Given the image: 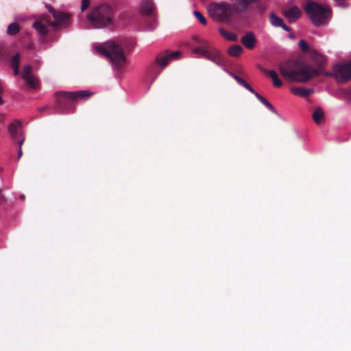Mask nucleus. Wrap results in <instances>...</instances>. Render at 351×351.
Returning a JSON list of instances; mask_svg holds the SVG:
<instances>
[{"mask_svg": "<svg viewBox=\"0 0 351 351\" xmlns=\"http://www.w3.org/2000/svg\"><path fill=\"white\" fill-rule=\"evenodd\" d=\"M282 13L285 17L290 23L295 22L301 16L302 12L298 6H292L288 9H284Z\"/></svg>", "mask_w": 351, "mask_h": 351, "instance_id": "obj_13", "label": "nucleus"}, {"mask_svg": "<svg viewBox=\"0 0 351 351\" xmlns=\"http://www.w3.org/2000/svg\"><path fill=\"white\" fill-rule=\"evenodd\" d=\"M19 62H20L19 54L16 53L12 58V61H11L12 67H15V66L19 67Z\"/></svg>", "mask_w": 351, "mask_h": 351, "instance_id": "obj_29", "label": "nucleus"}, {"mask_svg": "<svg viewBox=\"0 0 351 351\" xmlns=\"http://www.w3.org/2000/svg\"><path fill=\"white\" fill-rule=\"evenodd\" d=\"M291 38H294V36L293 34H289V36Z\"/></svg>", "mask_w": 351, "mask_h": 351, "instance_id": "obj_38", "label": "nucleus"}, {"mask_svg": "<svg viewBox=\"0 0 351 351\" xmlns=\"http://www.w3.org/2000/svg\"><path fill=\"white\" fill-rule=\"evenodd\" d=\"M298 62L293 60H285L279 64V71L282 77L290 82L294 81V77Z\"/></svg>", "mask_w": 351, "mask_h": 351, "instance_id": "obj_8", "label": "nucleus"}, {"mask_svg": "<svg viewBox=\"0 0 351 351\" xmlns=\"http://www.w3.org/2000/svg\"><path fill=\"white\" fill-rule=\"evenodd\" d=\"M154 9V5L151 1H143L141 5V12L143 14H150Z\"/></svg>", "mask_w": 351, "mask_h": 351, "instance_id": "obj_19", "label": "nucleus"}, {"mask_svg": "<svg viewBox=\"0 0 351 351\" xmlns=\"http://www.w3.org/2000/svg\"><path fill=\"white\" fill-rule=\"evenodd\" d=\"M20 31V25L17 23H12L8 25V34L15 35Z\"/></svg>", "mask_w": 351, "mask_h": 351, "instance_id": "obj_26", "label": "nucleus"}, {"mask_svg": "<svg viewBox=\"0 0 351 351\" xmlns=\"http://www.w3.org/2000/svg\"><path fill=\"white\" fill-rule=\"evenodd\" d=\"M194 53L199 54L202 57L206 58L207 60L215 62V64L220 65L221 62V55L218 50L208 46L204 45L201 47H195L193 49Z\"/></svg>", "mask_w": 351, "mask_h": 351, "instance_id": "obj_6", "label": "nucleus"}, {"mask_svg": "<svg viewBox=\"0 0 351 351\" xmlns=\"http://www.w3.org/2000/svg\"><path fill=\"white\" fill-rule=\"evenodd\" d=\"M313 119L317 124H319L324 121V111L322 108H316L313 113Z\"/></svg>", "mask_w": 351, "mask_h": 351, "instance_id": "obj_20", "label": "nucleus"}, {"mask_svg": "<svg viewBox=\"0 0 351 351\" xmlns=\"http://www.w3.org/2000/svg\"><path fill=\"white\" fill-rule=\"evenodd\" d=\"M23 141H24V138L23 137L20 138V139H19V153L18 154H21V152H22L21 145L23 144Z\"/></svg>", "mask_w": 351, "mask_h": 351, "instance_id": "obj_34", "label": "nucleus"}, {"mask_svg": "<svg viewBox=\"0 0 351 351\" xmlns=\"http://www.w3.org/2000/svg\"><path fill=\"white\" fill-rule=\"evenodd\" d=\"M298 45L302 51H308V50L311 49V48H308V45L304 40H300L299 41Z\"/></svg>", "mask_w": 351, "mask_h": 351, "instance_id": "obj_30", "label": "nucleus"}, {"mask_svg": "<svg viewBox=\"0 0 351 351\" xmlns=\"http://www.w3.org/2000/svg\"><path fill=\"white\" fill-rule=\"evenodd\" d=\"M21 198L22 199H24V196H23V195H22V196L21 197Z\"/></svg>", "mask_w": 351, "mask_h": 351, "instance_id": "obj_42", "label": "nucleus"}, {"mask_svg": "<svg viewBox=\"0 0 351 351\" xmlns=\"http://www.w3.org/2000/svg\"><path fill=\"white\" fill-rule=\"evenodd\" d=\"M334 73L327 75L334 76L338 82H346L351 78V58L343 64L333 66Z\"/></svg>", "mask_w": 351, "mask_h": 351, "instance_id": "obj_7", "label": "nucleus"}, {"mask_svg": "<svg viewBox=\"0 0 351 351\" xmlns=\"http://www.w3.org/2000/svg\"><path fill=\"white\" fill-rule=\"evenodd\" d=\"M33 27L41 34L45 35L48 30L47 26L39 21H36L33 24Z\"/></svg>", "mask_w": 351, "mask_h": 351, "instance_id": "obj_23", "label": "nucleus"}, {"mask_svg": "<svg viewBox=\"0 0 351 351\" xmlns=\"http://www.w3.org/2000/svg\"><path fill=\"white\" fill-rule=\"evenodd\" d=\"M114 9L108 3L94 7L86 15V19L94 28H104L110 25L113 21Z\"/></svg>", "mask_w": 351, "mask_h": 351, "instance_id": "obj_1", "label": "nucleus"}, {"mask_svg": "<svg viewBox=\"0 0 351 351\" xmlns=\"http://www.w3.org/2000/svg\"><path fill=\"white\" fill-rule=\"evenodd\" d=\"M94 93L88 90L73 91V92H60L59 95L66 98L71 101L76 102L78 101L87 100Z\"/></svg>", "mask_w": 351, "mask_h": 351, "instance_id": "obj_11", "label": "nucleus"}, {"mask_svg": "<svg viewBox=\"0 0 351 351\" xmlns=\"http://www.w3.org/2000/svg\"><path fill=\"white\" fill-rule=\"evenodd\" d=\"M21 126V122L19 120H15L8 125V132L13 138H16L18 130Z\"/></svg>", "mask_w": 351, "mask_h": 351, "instance_id": "obj_18", "label": "nucleus"}, {"mask_svg": "<svg viewBox=\"0 0 351 351\" xmlns=\"http://www.w3.org/2000/svg\"><path fill=\"white\" fill-rule=\"evenodd\" d=\"M232 11V6L227 2L211 3L208 5V12L215 19L223 21L228 19Z\"/></svg>", "mask_w": 351, "mask_h": 351, "instance_id": "obj_4", "label": "nucleus"}, {"mask_svg": "<svg viewBox=\"0 0 351 351\" xmlns=\"http://www.w3.org/2000/svg\"><path fill=\"white\" fill-rule=\"evenodd\" d=\"M280 27L287 32L291 31V28L288 27L287 25H285L284 23H282V25H281Z\"/></svg>", "mask_w": 351, "mask_h": 351, "instance_id": "obj_36", "label": "nucleus"}, {"mask_svg": "<svg viewBox=\"0 0 351 351\" xmlns=\"http://www.w3.org/2000/svg\"><path fill=\"white\" fill-rule=\"evenodd\" d=\"M21 77L26 81L30 88L36 90L39 88V81L32 75V67L29 65L24 66L21 73Z\"/></svg>", "mask_w": 351, "mask_h": 351, "instance_id": "obj_12", "label": "nucleus"}, {"mask_svg": "<svg viewBox=\"0 0 351 351\" xmlns=\"http://www.w3.org/2000/svg\"><path fill=\"white\" fill-rule=\"evenodd\" d=\"M242 4L244 8H246L249 4L256 3L258 0H241Z\"/></svg>", "mask_w": 351, "mask_h": 351, "instance_id": "obj_32", "label": "nucleus"}, {"mask_svg": "<svg viewBox=\"0 0 351 351\" xmlns=\"http://www.w3.org/2000/svg\"><path fill=\"white\" fill-rule=\"evenodd\" d=\"M243 52V48L239 45H233L228 49V53L230 56L239 57Z\"/></svg>", "mask_w": 351, "mask_h": 351, "instance_id": "obj_21", "label": "nucleus"}, {"mask_svg": "<svg viewBox=\"0 0 351 351\" xmlns=\"http://www.w3.org/2000/svg\"><path fill=\"white\" fill-rule=\"evenodd\" d=\"M290 90L293 95L302 97H307L314 93L313 88L304 87H292Z\"/></svg>", "mask_w": 351, "mask_h": 351, "instance_id": "obj_17", "label": "nucleus"}, {"mask_svg": "<svg viewBox=\"0 0 351 351\" xmlns=\"http://www.w3.org/2000/svg\"><path fill=\"white\" fill-rule=\"evenodd\" d=\"M100 55L107 57L116 66H121L126 62V57L122 47L114 40H109L94 47Z\"/></svg>", "mask_w": 351, "mask_h": 351, "instance_id": "obj_2", "label": "nucleus"}, {"mask_svg": "<svg viewBox=\"0 0 351 351\" xmlns=\"http://www.w3.org/2000/svg\"><path fill=\"white\" fill-rule=\"evenodd\" d=\"M241 43L248 49H252L256 45L255 35L252 32H249L241 38Z\"/></svg>", "mask_w": 351, "mask_h": 351, "instance_id": "obj_15", "label": "nucleus"}, {"mask_svg": "<svg viewBox=\"0 0 351 351\" xmlns=\"http://www.w3.org/2000/svg\"><path fill=\"white\" fill-rule=\"evenodd\" d=\"M220 34L227 40L231 41H236L237 40V36L232 32H228L222 28L219 29Z\"/></svg>", "mask_w": 351, "mask_h": 351, "instance_id": "obj_25", "label": "nucleus"}, {"mask_svg": "<svg viewBox=\"0 0 351 351\" xmlns=\"http://www.w3.org/2000/svg\"><path fill=\"white\" fill-rule=\"evenodd\" d=\"M179 56L180 52L178 51L171 53L168 51L160 52L156 56L154 62L160 70H163L171 60L177 58Z\"/></svg>", "mask_w": 351, "mask_h": 351, "instance_id": "obj_10", "label": "nucleus"}, {"mask_svg": "<svg viewBox=\"0 0 351 351\" xmlns=\"http://www.w3.org/2000/svg\"><path fill=\"white\" fill-rule=\"evenodd\" d=\"M2 56H3V54H2L1 51L0 50V60L1 59Z\"/></svg>", "mask_w": 351, "mask_h": 351, "instance_id": "obj_39", "label": "nucleus"}, {"mask_svg": "<svg viewBox=\"0 0 351 351\" xmlns=\"http://www.w3.org/2000/svg\"><path fill=\"white\" fill-rule=\"evenodd\" d=\"M47 9L52 14L58 24H66L69 19V15L63 12H57L51 6L48 5Z\"/></svg>", "mask_w": 351, "mask_h": 351, "instance_id": "obj_14", "label": "nucleus"}, {"mask_svg": "<svg viewBox=\"0 0 351 351\" xmlns=\"http://www.w3.org/2000/svg\"><path fill=\"white\" fill-rule=\"evenodd\" d=\"M6 199L2 193V191L0 189V205L5 202Z\"/></svg>", "mask_w": 351, "mask_h": 351, "instance_id": "obj_33", "label": "nucleus"}, {"mask_svg": "<svg viewBox=\"0 0 351 351\" xmlns=\"http://www.w3.org/2000/svg\"><path fill=\"white\" fill-rule=\"evenodd\" d=\"M245 88L248 90L250 92H251L252 93H254L255 95V93H256L254 90L248 84H247L246 86H245Z\"/></svg>", "mask_w": 351, "mask_h": 351, "instance_id": "obj_35", "label": "nucleus"}, {"mask_svg": "<svg viewBox=\"0 0 351 351\" xmlns=\"http://www.w3.org/2000/svg\"><path fill=\"white\" fill-rule=\"evenodd\" d=\"M193 14L201 24H202L204 25H205L206 24V23H207L206 19L200 12H199L197 10H195L193 12Z\"/></svg>", "mask_w": 351, "mask_h": 351, "instance_id": "obj_27", "label": "nucleus"}, {"mask_svg": "<svg viewBox=\"0 0 351 351\" xmlns=\"http://www.w3.org/2000/svg\"><path fill=\"white\" fill-rule=\"evenodd\" d=\"M230 75L242 86L245 88L246 84H247L243 79L240 77L239 76L230 73Z\"/></svg>", "mask_w": 351, "mask_h": 351, "instance_id": "obj_28", "label": "nucleus"}, {"mask_svg": "<svg viewBox=\"0 0 351 351\" xmlns=\"http://www.w3.org/2000/svg\"><path fill=\"white\" fill-rule=\"evenodd\" d=\"M261 71L270 77V78L272 80V84L275 87L280 88L282 86V82L280 80L278 75L276 71L261 69Z\"/></svg>", "mask_w": 351, "mask_h": 351, "instance_id": "obj_16", "label": "nucleus"}, {"mask_svg": "<svg viewBox=\"0 0 351 351\" xmlns=\"http://www.w3.org/2000/svg\"><path fill=\"white\" fill-rule=\"evenodd\" d=\"M255 96L258 100L266 106L271 112H276L275 108L265 97L259 93H255Z\"/></svg>", "mask_w": 351, "mask_h": 351, "instance_id": "obj_22", "label": "nucleus"}, {"mask_svg": "<svg viewBox=\"0 0 351 351\" xmlns=\"http://www.w3.org/2000/svg\"><path fill=\"white\" fill-rule=\"evenodd\" d=\"M21 156V154H19L18 159H19Z\"/></svg>", "mask_w": 351, "mask_h": 351, "instance_id": "obj_41", "label": "nucleus"}, {"mask_svg": "<svg viewBox=\"0 0 351 351\" xmlns=\"http://www.w3.org/2000/svg\"><path fill=\"white\" fill-rule=\"evenodd\" d=\"M308 57L310 62L315 66L313 67L318 69L319 73L328 62V57L315 49L308 50Z\"/></svg>", "mask_w": 351, "mask_h": 351, "instance_id": "obj_9", "label": "nucleus"}, {"mask_svg": "<svg viewBox=\"0 0 351 351\" xmlns=\"http://www.w3.org/2000/svg\"><path fill=\"white\" fill-rule=\"evenodd\" d=\"M160 72H158L156 76H154V79L152 80V81H154L155 80V78H156L157 75L159 74Z\"/></svg>", "mask_w": 351, "mask_h": 351, "instance_id": "obj_40", "label": "nucleus"}, {"mask_svg": "<svg viewBox=\"0 0 351 351\" xmlns=\"http://www.w3.org/2000/svg\"><path fill=\"white\" fill-rule=\"evenodd\" d=\"M319 75L318 69L314 68L312 65L298 62L293 82L304 83Z\"/></svg>", "mask_w": 351, "mask_h": 351, "instance_id": "obj_5", "label": "nucleus"}, {"mask_svg": "<svg viewBox=\"0 0 351 351\" xmlns=\"http://www.w3.org/2000/svg\"><path fill=\"white\" fill-rule=\"evenodd\" d=\"M270 23L274 27H280L282 25L283 21L281 18L276 16L274 13L269 14Z\"/></svg>", "mask_w": 351, "mask_h": 351, "instance_id": "obj_24", "label": "nucleus"}, {"mask_svg": "<svg viewBox=\"0 0 351 351\" xmlns=\"http://www.w3.org/2000/svg\"><path fill=\"white\" fill-rule=\"evenodd\" d=\"M90 0H82L81 5V10L84 12L89 5Z\"/></svg>", "mask_w": 351, "mask_h": 351, "instance_id": "obj_31", "label": "nucleus"}, {"mask_svg": "<svg viewBox=\"0 0 351 351\" xmlns=\"http://www.w3.org/2000/svg\"><path fill=\"white\" fill-rule=\"evenodd\" d=\"M12 69L14 71V75H17L19 73V67L15 66V67H12Z\"/></svg>", "mask_w": 351, "mask_h": 351, "instance_id": "obj_37", "label": "nucleus"}, {"mask_svg": "<svg viewBox=\"0 0 351 351\" xmlns=\"http://www.w3.org/2000/svg\"><path fill=\"white\" fill-rule=\"evenodd\" d=\"M305 12L315 26L325 25L332 18V11L329 6L321 5L312 1L306 2Z\"/></svg>", "mask_w": 351, "mask_h": 351, "instance_id": "obj_3", "label": "nucleus"}]
</instances>
